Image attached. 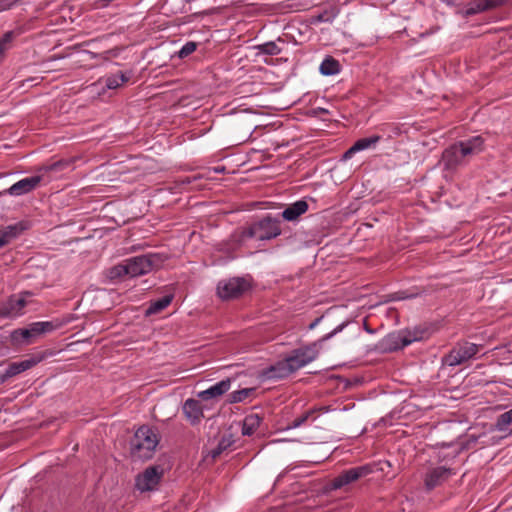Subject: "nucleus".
Segmentation results:
<instances>
[{"mask_svg": "<svg viewBox=\"0 0 512 512\" xmlns=\"http://www.w3.org/2000/svg\"><path fill=\"white\" fill-rule=\"evenodd\" d=\"M484 148V139L474 136L449 146L442 154V163L446 169L454 170L462 165L464 158L480 153Z\"/></svg>", "mask_w": 512, "mask_h": 512, "instance_id": "obj_1", "label": "nucleus"}, {"mask_svg": "<svg viewBox=\"0 0 512 512\" xmlns=\"http://www.w3.org/2000/svg\"><path fill=\"white\" fill-rule=\"evenodd\" d=\"M159 443L156 432L148 426L140 427L131 440V454L139 460L152 458Z\"/></svg>", "mask_w": 512, "mask_h": 512, "instance_id": "obj_2", "label": "nucleus"}, {"mask_svg": "<svg viewBox=\"0 0 512 512\" xmlns=\"http://www.w3.org/2000/svg\"><path fill=\"white\" fill-rule=\"evenodd\" d=\"M69 165L68 161L59 160L50 165L43 166L39 170L40 174L21 179L3 192H31L39 188L42 182L47 183L49 181V173L60 172Z\"/></svg>", "mask_w": 512, "mask_h": 512, "instance_id": "obj_3", "label": "nucleus"}, {"mask_svg": "<svg viewBox=\"0 0 512 512\" xmlns=\"http://www.w3.org/2000/svg\"><path fill=\"white\" fill-rule=\"evenodd\" d=\"M280 234V221L271 217H265L243 231L244 238H255L261 241L276 238Z\"/></svg>", "mask_w": 512, "mask_h": 512, "instance_id": "obj_4", "label": "nucleus"}, {"mask_svg": "<svg viewBox=\"0 0 512 512\" xmlns=\"http://www.w3.org/2000/svg\"><path fill=\"white\" fill-rule=\"evenodd\" d=\"M128 269V276L138 277L150 273L157 269L163 263V258L159 254H147L131 257L125 260Z\"/></svg>", "mask_w": 512, "mask_h": 512, "instance_id": "obj_5", "label": "nucleus"}, {"mask_svg": "<svg viewBox=\"0 0 512 512\" xmlns=\"http://www.w3.org/2000/svg\"><path fill=\"white\" fill-rule=\"evenodd\" d=\"M249 287V282L245 278H229L218 283L217 294L223 300H230L241 296Z\"/></svg>", "mask_w": 512, "mask_h": 512, "instance_id": "obj_6", "label": "nucleus"}, {"mask_svg": "<svg viewBox=\"0 0 512 512\" xmlns=\"http://www.w3.org/2000/svg\"><path fill=\"white\" fill-rule=\"evenodd\" d=\"M479 351V346L470 343L462 342L458 343L453 349L444 357V363L448 366L460 365L472 357H474Z\"/></svg>", "mask_w": 512, "mask_h": 512, "instance_id": "obj_7", "label": "nucleus"}, {"mask_svg": "<svg viewBox=\"0 0 512 512\" xmlns=\"http://www.w3.org/2000/svg\"><path fill=\"white\" fill-rule=\"evenodd\" d=\"M373 471L370 465H362L358 467H353L348 470L343 471L337 477L332 480L331 487L333 489L342 488L348 484H351L361 478H364L371 474Z\"/></svg>", "mask_w": 512, "mask_h": 512, "instance_id": "obj_8", "label": "nucleus"}, {"mask_svg": "<svg viewBox=\"0 0 512 512\" xmlns=\"http://www.w3.org/2000/svg\"><path fill=\"white\" fill-rule=\"evenodd\" d=\"M163 472V468L159 465L149 466L137 476L136 487L142 492L154 490L158 486Z\"/></svg>", "mask_w": 512, "mask_h": 512, "instance_id": "obj_9", "label": "nucleus"}, {"mask_svg": "<svg viewBox=\"0 0 512 512\" xmlns=\"http://www.w3.org/2000/svg\"><path fill=\"white\" fill-rule=\"evenodd\" d=\"M29 293H22L10 296L0 305V317L16 318L23 315L24 308L27 305L26 296Z\"/></svg>", "mask_w": 512, "mask_h": 512, "instance_id": "obj_10", "label": "nucleus"}, {"mask_svg": "<svg viewBox=\"0 0 512 512\" xmlns=\"http://www.w3.org/2000/svg\"><path fill=\"white\" fill-rule=\"evenodd\" d=\"M318 356V349L316 344H312L310 346L302 347L292 351V353L287 357L290 366L295 371L304 367L305 365L314 361Z\"/></svg>", "mask_w": 512, "mask_h": 512, "instance_id": "obj_11", "label": "nucleus"}, {"mask_svg": "<svg viewBox=\"0 0 512 512\" xmlns=\"http://www.w3.org/2000/svg\"><path fill=\"white\" fill-rule=\"evenodd\" d=\"M422 336L419 332L402 331L398 333H391L385 339L384 343L389 350L401 349L414 341L421 340Z\"/></svg>", "mask_w": 512, "mask_h": 512, "instance_id": "obj_12", "label": "nucleus"}, {"mask_svg": "<svg viewBox=\"0 0 512 512\" xmlns=\"http://www.w3.org/2000/svg\"><path fill=\"white\" fill-rule=\"evenodd\" d=\"M454 472L450 468L439 466L430 470L425 476V486L432 490L446 482Z\"/></svg>", "mask_w": 512, "mask_h": 512, "instance_id": "obj_13", "label": "nucleus"}, {"mask_svg": "<svg viewBox=\"0 0 512 512\" xmlns=\"http://www.w3.org/2000/svg\"><path fill=\"white\" fill-rule=\"evenodd\" d=\"M231 388V380L224 379L206 390L198 392L197 396L200 400L209 401L219 399Z\"/></svg>", "mask_w": 512, "mask_h": 512, "instance_id": "obj_14", "label": "nucleus"}, {"mask_svg": "<svg viewBox=\"0 0 512 512\" xmlns=\"http://www.w3.org/2000/svg\"><path fill=\"white\" fill-rule=\"evenodd\" d=\"M178 182L182 185L189 186L187 189L192 191H202V190H214V186L216 182H213L203 176H183L180 177Z\"/></svg>", "mask_w": 512, "mask_h": 512, "instance_id": "obj_15", "label": "nucleus"}, {"mask_svg": "<svg viewBox=\"0 0 512 512\" xmlns=\"http://www.w3.org/2000/svg\"><path fill=\"white\" fill-rule=\"evenodd\" d=\"M183 413L192 425L198 424L204 417L200 401L192 398H189L184 402Z\"/></svg>", "mask_w": 512, "mask_h": 512, "instance_id": "obj_16", "label": "nucleus"}, {"mask_svg": "<svg viewBox=\"0 0 512 512\" xmlns=\"http://www.w3.org/2000/svg\"><path fill=\"white\" fill-rule=\"evenodd\" d=\"M292 373H294V370L290 366L288 359L285 358L266 369L263 375L267 379H282L288 377Z\"/></svg>", "mask_w": 512, "mask_h": 512, "instance_id": "obj_17", "label": "nucleus"}, {"mask_svg": "<svg viewBox=\"0 0 512 512\" xmlns=\"http://www.w3.org/2000/svg\"><path fill=\"white\" fill-rule=\"evenodd\" d=\"M26 229L27 225L24 222H18L16 224L0 228V248L9 244Z\"/></svg>", "mask_w": 512, "mask_h": 512, "instance_id": "obj_18", "label": "nucleus"}, {"mask_svg": "<svg viewBox=\"0 0 512 512\" xmlns=\"http://www.w3.org/2000/svg\"><path fill=\"white\" fill-rule=\"evenodd\" d=\"M37 364V360L35 359H26L20 362H13L9 364L5 372L0 376L2 382L6 381L8 378H11L19 373H22L34 365Z\"/></svg>", "mask_w": 512, "mask_h": 512, "instance_id": "obj_19", "label": "nucleus"}, {"mask_svg": "<svg viewBox=\"0 0 512 512\" xmlns=\"http://www.w3.org/2000/svg\"><path fill=\"white\" fill-rule=\"evenodd\" d=\"M308 209V204L304 200L296 201L289 205L283 212L282 217L287 221H294Z\"/></svg>", "mask_w": 512, "mask_h": 512, "instance_id": "obj_20", "label": "nucleus"}, {"mask_svg": "<svg viewBox=\"0 0 512 512\" xmlns=\"http://www.w3.org/2000/svg\"><path fill=\"white\" fill-rule=\"evenodd\" d=\"M262 418L255 413L247 415L243 420L242 434L251 436L259 428Z\"/></svg>", "mask_w": 512, "mask_h": 512, "instance_id": "obj_21", "label": "nucleus"}, {"mask_svg": "<svg viewBox=\"0 0 512 512\" xmlns=\"http://www.w3.org/2000/svg\"><path fill=\"white\" fill-rule=\"evenodd\" d=\"M27 328L34 341L37 337L41 336L42 334L53 331L55 329V325L52 322L44 321L32 323Z\"/></svg>", "mask_w": 512, "mask_h": 512, "instance_id": "obj_22", "label": "nucleus"}, {"mask_svg": "<svg viewBox=\"0 0 512 512\" xmlns=\"http://www.w3.org/2000/svg\"><path fill=\"white\" fill-rule=\"evenodd\" d=\"M10 338L11 343L15 346L28 345L34 342L28 328L16 329L12 331Z\"/></svg>", "mask_w": 512, "mask_h": 512, "instance_id": "obj_23", "label": "nucleus"}, {"mask_svg": "<svg viewBox=\"0 0 512 512\" xmlns=\"http://www.w3.org/2000/svg\"><path fill=\"white\" fill-rule=\"evenodd\" d=\"M130 78V74H126L122 71H118L116 74H112L109 76H106L104 81V86L107 89H116L120 87L122 84L127 82Z\"/></svg>", "mask_w": 512, "mask_h": 512, "instance_id": "obj_24", "label": "nucleus"}, {"mask_svg": "<svg viewBox=\"0 0 512 512\" xmlns=\"http://www.w3.org/2000/svg\"><path fill=\"white\" fill-rule=\"evenodd\" d=\"M320 73L325 76L335 75L340 72V63L331 56H327L320 64Z\"/></svg>", "mask_w": 512, "mask_h": 512, "instance_id": "obj_25", "label": "nucleus"}, {"mask_svg": "<svg viewBox=\"0 0 512 512\" xmlns=\"http://www.w3.org/2000/svg\"><path fill=\"white\" fill-rule=\"evenodd\" d=\"M105 275L111 281H117L122 279L124 276H128L126 261L124 260L122 263L110 267L106 270Z\"/></svg>", "mask_w": 512, "mask_h": 512, "instance_id": "obj_26", "label": "nucleus"}, {"mask_svg": "<svg viewBox=\"0 0 512 512\" xmlns=\"http://www.w3.org/2000/svg\"><path fill=\"white\" fill-rule=\"evenodd\" d=\"M337 15L338 11L335 8L324 10L311 17V24H317L322 22L331 23L337 17Z\"/></svg>", "mask_w": 512, "mask_h": 512, "instance_id": "obj_27", "label": "nucleus"}, {"mask_svg": "<svg viewBox=\"0 0 512 512\" xmlns=\"http://www.w3.org/2000/svg\"><path fill=\"white\" fill-rule=\"evenodd\" d=\"M380 140V135H373L370 137L361 138L353 144V147L354 150H356V152L363 151L375 146Z\"/></svg>", "mask_w": 512, "mask_h": 512, "instance_id": "obj_28", "label": "nucleus"}, {"mask_svg": "<svg viewBox=\"0 0 512 512\" xmlns=\"http://www.w3.org/2000/svg\"><path fill=\"white\" fill-rule=\"evenodd\" d=\"M172 295H165L161 299H158L150 304L146 313L148 315L156 314L165 309L172 301Z\"/></svg>", "mask_w": 512, "mask_h": 512, "instance_id": "obj_29", "label": "nucleus"}, {"mask_svg": "<svg viewBox=\"0 0 512 512\" xmlns=\"http://www.w3.org/2000/svg\"><path fill=\"white\" fill-rule=\"evenodd\" d=\"M255 49L257 50L258 54L274 56L281 53V48L278 47V45L274 41L259 44L255 46Z\"/></svg>", "mask_w": 512, "mask_h": 512, "instance_id": "obj_30", "label": "nucleus"}, {"mask_svg": "<svg viewBox=\"0 0 512 512\" xmlns=\"http://www.w3.org/2000/svg\"><path fill=\"white\" fill-rule=\"evenodd\" d=\"M21 34L20 30H13L6 32L1 38H0V61L3 59L5 51L8 49L9 44L12 42V40Z\"/></svg>", "mask_w": 512, "mask_h": 512, "instance_id": "obj_31", "label": "nucleus"}, {"mask_svg": "<svg viewBox=\"0 0 512 512\" xmlns=\"http://www.w3.org/2000/svg\"><path fill=\"white\" fill-rule=\"evenodd\" d=\"M512 424V409L501 414L495 423V428L497 431L504 432L507 430V427Z\"/></svg>", "mask_w": 512, "mask_h": 512, "instance_id": "obj_32", "label": "nucleus"}, {"mask_svg": "<svg viewBox=\"0 0 512 512\" xmlns=\"http://www.w3.org/2000/svg\"><path fill=\"white\" fill-rule=\"evenodd\" d=\"M253 388H243L237 391L232 392L230 397V403H238L244 401L247 397H249L253 393Z\"/></svg>", "mask_w": 512, "mask_h": 512, "instance_id": "obj_33", "label": "nucleus"}, {"mask_svg": "<svg viewBox=\"0 0 512 512\" xmlns=\"http://www.w3.org/2000/svg\"><path fill=\"white\" fill-rule=\"evenodd\" d=\"M198 43L197 42H194V41H188L186 42L182 47L181 49L177 52V56L180 58V59H184V58H187L188 56H190L192 53H194L198 47Z\"/></svg>", "mask_w": 512, "mask_h": 512, "instance_id": "obj_34", "label": "nucleus"}, {"mask_svg": "<svg viewBox=\"0 0 512 512\" xmlns=\"http://www.w3.org/2000/svg\"><path fill=\"white\" fill-rule=\"evenodd\" d=\"M484 11H486V7L483 5L482 0H475L469 4L466 13L474 15Z\"/></svg>", "mask_w": 512, "mask_h": 512, "instance_id": "obj_35", "label": "nucleus"}, {"mask_svg": "<svg viewBox=\"0 0 512 512\" xmlns=\"http://www.w3.org/2000/svg\"><path fill=\"white\" fill-rule=\"evenodd\" d=\"M22 0H0V12L8 11L19 4Z\"/></svg>", "mask_w": 512, "mask_h": 512, "instance_id": "obj_36", "label": "nucleus"}, {"mask_svg": "<svg viewBox=\"0 0 512 512\" xmlns=\"http://www.w3.org/2000/svg\"><path fill=\"white\" fill-rule=\"evenodd\" d=\"M504 2L505 0H482L483 5L486 7V11L500 7Z\"/></svg>", "mask_w": 512, "mask_h": 512, "instance_id": "obj_37", "label": "nucleus"}, {"mask_svg": "<svg viewBox=\"0 0 512 512\" xmlns=\"http://www.w3.org/2000/svg\"><path fill=\"white\" fill-rule=\"evenodd\" d=\"M309 416H310V413L308 412V413H305V414L295 418L290 427L297 428V427L301 426L308 419Z\"/></svg>", "mask_w": 512, "mask_h": 512, "instance_id": "obj_38", "label": "nucleus"}, {"mask_svg": "<svg viewBox=\"0 0 512 512\" xmlns=\"http://www.w3.org/2000/svg\"><path fill=\"white\" fill-rule=\"evenodd\" d=\"M357 153L356 150H354V147L353 145L343 154L342 156V159L343 160H348L350 158H352V156Z\"/></svg>", "mask_w": 512, "mask_h": 512, "instance_id": "obj_39", "label": "nucleus"}, {"mask_svg": "<svg viewBox=\"0 0 512 512\" xmlns=\"http://www.w3.org/2000/svg\"><path fill=\"white\" fill-rule=\"evenodd\" d=\"M416 295L414 294H406L404 292L400 293V295L397 297V299H408V298H412V297H415Z\"/></svg>", "mask_w": 512, "mask_h": 512, "instance_id": "obj_40", "label": "nucleus"}, {"mask_svg": "<svg viewBox=\"0 0 512 512\" xmlns=\"http://www.w3.org/2000/svg\"><path fill=\"white\" fill-rule=\"evenodd\" d=\"M342 327H343V325L338 326V327H337L336 329H334L331 333H329V334L325 337V339H328V338L332 337L334 334H336L338 331H340V330L342 329Z\"/></svg>", "mask_w": 512, "mask_h": 512, "instance_id": "obj_41", "label": "nucleus"}, {"mask_svg": "<svg viewBox=\"0 0 512 512\" xmlns=\"http://www.w3.org/2000/svg\"><path fill=\"white\" fill-rule=\"evenodd\" d=\"M222 450H220L219 448H216L214 449L211 454H212V457L213 458H216L217 456H219L221 454Z\"/></svg>", "mask_w": 512, "mask_h": 512, "instance_id": "obj_42", "label": "nucleus"}, {"mask_svg": "<svg viewBox=\"0 0 512 512\" xmlns=\"http://www.w3.org/2000/svg\"><path fill=\"white\" fill-rule=\"evenodd\" d=\"M222 450H220L219 448H216L214 449L211 454H212V457L213 458H216L217 456H219L221 454Z\"/></svg>", "mask_w": 512, "mask_h": 512, "instance_id": "obj_43", "label": "nucleus"}, {"mask_svg": "<svg viewBox=\"0 0 512 512\" xmlns=\"http://www.w3.org/2000/svg\"><path fill=\"white\" fill-rule=\"evenodd\" d=\"M444 3L448 4V5H453L456 3L457 0H442Z\"/></svg>", "mask_w": 512, "mask_h": 512, "instance_id": "obj_44", "label": "nucleus"}, {"mask_svg": "<svg viewBox=\"0 0 512 512\" xmlns=\"http://www.w3.org/2000/svg\"><path fill=\"white\" fill-rule=\"evenodd\" d=\"M220 450H223L225 448V445L221 442L219 443L218 447Z\"/></svg>", "mask_w": 512, "mask_h": 512, "instance_id": "obj_45", "label": "nucleus"}, {"mask_svg": "<svg viewBox=\"0 0 512 512\" xmlns=\"http://www.w3.org/2000/svg\"><path fill=\"white\" fill-rule=\"evenodd\" d=\"M319 111H320L321 113H328V111H327L326 109H324V108H319Z\"/></svg>", "mask_w": 512, "mask_h": 512, "instance_id": "obj_46", "label": "nucleus"}]
</instances>
